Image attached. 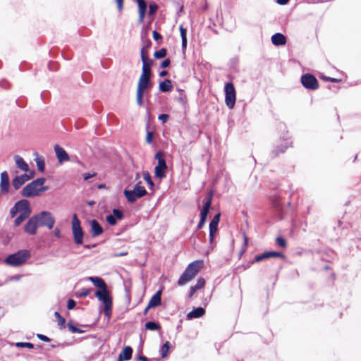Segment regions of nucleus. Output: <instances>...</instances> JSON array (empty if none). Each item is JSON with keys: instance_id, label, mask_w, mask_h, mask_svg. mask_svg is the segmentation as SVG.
Masks as SVG:
<instances>
[{"instance_id": "6", "label": "nucleus", "mask_w": 361, "mask_h": 361, "mask_svg": "<svg viewBox=\"0 0 361 361\" xmlns=\"http://www.w3.org/2000/svg\"><path fill=\"white\" fill-rule=\"evenodd\" d=\"M152 87L151 79L140 78L137 83L136 100L137 104L141 106L143 104V96L145 90L150 89Z\"/></svg>"}, {"instance_id": "37", "label": "nucleus", "mask_w": 361, "mask_h": 361, "mask_svg": "<svg viewBox=\"0 0 361 361\" xmlns=\"http://www.w3.org/2000/svg\"><path fill=\"white\" fill-rule=\"evenodd\" d=\"M267 258H271V257H279V258H284V255L282 252H276V251H268L267 252Z\"/></svg>"}, {"instance_id": "26", "label": "nucleus", "mask_w": 361, "mask_h": 361, "mask_svg": "<svg viewBox=\"0 0 361 361\" xmlns=\"http://www.w3.org/2000/svg\"><path fill=\"white\" fill-rule=\"evenodd\" d=\"M173 86L171 84V81L169 79L164 80L163 82H160L159 85V89L162 92H169L172 90Z\"/></svg>"}, {"instance_id": "56", "label": "nucleus", "mask_w": 361, "mask_h": 361, "mask_svg": "<svg viewBox=\"0 0 361 361\" xmlns=\"http://www.w3.org/2000/svg\"><path fill=\"white\" fill-rule=\"evenodd\" d=\"M152 35H153L154 39L156 40V41H158V40L162 39V36L158 32H157L156 30L153 31Z\"/></svg>"}, {"instance_id": "3", "label": "nucleus", "mask_w": 361, "mask_h": 361, "mask_svg": "<svg viewBox=\"0 0 361 361\" xmlns=\"http://www.w3.org/2000/svg\"><path fill=\"white\" fill-rule=\"evenodd\" d=\"M31 257L30 252L27 250H20L9 255L4 260L9 266L17 267L23 265Z\"/></svg>"}, {"instance_id": "7", "label": "nucleus", "mask_w": 361, "mask_h": 361, "mask_svg": "<svg viewBox=\"0 0 361 361\" xmlns=\"http://www.w3.org/2000/svg\"><path fill=\"white\" fill-rule=\"evenodd\" d=\"M72 231L75 244L81 245L83 242L84 233L76 214H74L72 218Z\"/></svg>"}, {"instance_id": "32", "label": "nucleus", "mask_w": 361, "mask_h": 361, "mask_svg": "<svg viewBox=\"0 0 361 361\" xmlns=\"http://www.w3.org/2000/svg\"><path fill=\"white\" fill-rule=\"evenodd\" d=\"M54 316L58 321V325L60 329H64L66 325V319L58 312H55Z\"/></svg>"}, {"instance_id": "1", "label": "nucleus", "mask_w": 361, "mask_h": 361, "mask_svg": "<svg viewBox=\"0 0 361 361\" xmlns=\"http://www.w3.org/2000/svg\"><path fill=\"white\" fill-rule=\"evenodd\" d=\"M45 181V178H38L32 180L23 188L21 195L25 197H32L48 190V186H43Z\"/></svg>"}, {"instance_id": "53", "label": "nucleus", "mask_w": 361, "mask_h": 361, "mask_svg": "<svg viewBox=\"0 0 361 361\" xmlns=\"http://www.w3.org/2000/svg\"><path fill=\"white\" fill-rule=\"evenodd\" d=\"M152 137H153V133L151 131H147V137H146V142L149 144L152 142Z\"/></svg>"}, {"instance_id": "61", "label": "nucleus", "mask_w": 361, "mask_h": 361, "mask_svg": "<svg viewBox=\"0 0 361 361\" xmlns=\"http://www.w3.org/2000/svg\"><path fill=\"white\" fill-rule=\"evenodd\" d=\"M54 235L56 238H61V231H60V229L58 228H56L54 229Z\"/></svg>"}, {"instance_id": "28", "label": "nucleus", "mask_w": 361, "mask_h": 361, "mask_svg": "<svg viewBox=\"0 0 361 361\" xmlns=\"http://www.w3.org/2000/svg\"><path fill=\"white\" fill-rule=\"evenodd\" d=\"M288 148V143L286 142L284 144H281L280 146H277L276 149H274L271 153V158L276 157L280 153L285 152L286 149Z\"/></svg>"}, {"instance_id": "57", "label": "nucleus", "mask_w": 361, "mask_h": 361, "mask_svg": "<svg viewBox=\"0 0 361 361\" xmlns=\"http://www.w3.org/2000/svg\"><path fill=\"white\" fill-rule=\"evenodd\" d=\"M220 216H221L220 213L216 214L213 217V219H212V221L210 222L219 224V220H220Z\"/></svg>"}, {"instance_id": "44", "label": "nucleus", "mask_w": 361, "mask_h": 361, "mask_svg": "<svg viewBox=\"0 0 361 361\" xmlns=\"http://www.w3.org/2000/svg\"><path fill=\"white\" fill-rule=\"evenodd\" d=\"M114 216H115L116 219H118L119 220L122 219L123 218V212L117 209H113V214Z\"/></svg>"}, {"instance_id": "59", "label": "nucleus", "mask_w": 361, "mask_h": 361, "mask_svg": "<svg viewBox=\"0 0 361 361\" xmlns=\"http://www.w3.org/2000/svg\"><path fill=\"white\" fill-rule=\"evenodd\" d=\"M116 2L117 4L118 9L119 10V11H121L123 10V0H116Z\"/></svg>"}, {"instance_id": "10", "label": "nucleus", "mask_w": 361, "mask_h": 361, "mask_svg": "<svg viewBox=\"0 0 361 361\" xmlns=\"http://www.w3.org/2000/svg\"><path fill=\"white\" fill-rule=\"evenodd\" d=\"M37 222L39 226H47L49 229H51L55 224V219L49 212L43 211L38 214Z\"/></svg>"}, {"instance_id": "29", "label": "nucleus", "mask_w": 361, "mask_h": 361, "mask_svg": "<svg viewBox=\"0 0 361 361\" xmlns=\"http://www.w3.org/2000/svg\"><path fill=\"white\" fill-rule=\"evenodd\" d=\"M145 329L149 331L160 330L161 325L158 322L149 321L145 323Z\"/></svg>"}, {"instance_id": "51", "label": "nucleus", "mask_w": 361, "mask_h": 361, "mask_svg": "<svg viewBox=\"0 0 361 361\" xmlns=\"http://www.w3.org/2000/svg\"><path fill=\"white\" fill-rule=\"evenodd\" d=\"M218 228V224L214 223H209V232L216 233Z\"/></svg>"}, {"instance_id": "30", "label": "nucleus", "mask_w": 361, "mask_h": 361, "mask_svg": "<svg viewBox=\"0 0 361 361\" xmlns=\"http://www.w3.org/2000/svg\"><path fill=\"white\" fill-rule=\"evenodd\" d=\"M171 347V343L169 341H166L160 348L159 353L162 358L167 356L169 350Z\"/></svg>"}, {"instance_id": "39", "label": "nucleus", "mask_w": 361, "mask_h": 361, "mask_svg": "<svg viewBox=\"0 0 361 361\" xmlns=\"http://www.w3.org/2000/svg\"><path fill=\"white\" fill-rule=\"evenodd\" d=\"M267 252H263L261 255H257L255 257L254 259L250 262L251 264H253L255 262H259L262 260L267 259Z\"/></svg>"}, {"instance_id": "45", "label": "nucleus", "mask_w": 361, "mask_h": 361, "mask_svg": "<svg viewBox=\"0 0 361 361\" xmlns=\"http://www.w3.org/2000/svg\"><path fill=\"white\" fill-rule=\"evenodd\" d=\"M106 219L111 226H114L117 223L116 219L112 214L106 216Z\"/></svg>"}, {"instance_id": "22", "label": "nucleus", "mask_w": 361, "mask_h": 361, "mask_svg": "<svg viewBox=\"0 0 361 361\" xmlns=\"http://www.w3.org/2000/svg\"><path fill=\"white\" fill-rule=\"evenodd\" d=\"M271 42L275 46L284 45L286 43V38L281 33H276L271 37Z\"/></svg>"}, {"instance_id": "12", "label": "nucleus", "mask_w": 361, "mask_h": 361, "mask_svg": "<svg viewBox=\"0 0 361 361\" xmlns=\"http://www.w3.org/2000/svg\"><path fill=\"white\" fill-rule=\"evenodd\" d=\"M88 279L92 282L94 286L98 288V290H97L94 293L99 294V293H109V290L107 289L106 284L105 283L104 281L98 276H90L88 278Z\"/></svg>"}, {"instance_id": "19", "label": "nucleus", "mask_w": 361, "mask_h": 361, "mask_svg": "<svg viewBox=\"0 0 361 361\" xmlns=\"http://www.w3.org/2000/svg\"><path fill=\"white\" fill-rule=\"evenodd\" d=\"M137 6H138V13H139V18H138V23H142L144 21L146 11H147V3L145 0H135Z\"/></svg>"}, {"instance_id": "64", "label": "nucleus", "mask_w": 361, "mask_h": 361, "mask_svg": "<svg viewBox=\"0 0 361 361\" xmlns=\"http://www.w3.org/2000/svg\"><path fill=\"white\" fill-rule=\"evenodd\" d=\"M152 44V42L149 39H147L145 42V45L144 47H147L148 49Z\"/></svg>"}, {"instance_id": "13", "label": "nucleus", "mask_w": 361, "mask_h": 361, "mask_svg": "<svg viewBox=\"0 0 361 361\" xmlns=\"http://www.w3.org/2000/svg\"><path fill=\"white\" fill-rule=\"evenodd\" d=\"M38 226L37 216L34 215L25 225L24 231L30 235H34L36 233Z\"/></svg>"}, {"instance_id": "27", "label": "nucleus", "mask_w": 361, "mask_h": 361, "mask_svg": "<svg viewBox=\"0 0 361 361\" xmlns=\"http://www.w3.org/2000/svg\"><path fill=\"white\" fill-rule=\"evenodd\" d=\"M205 285V280L204 278H200L196 284L191 286L190 291L189 293H195L197 291L202 290Z\"/></svg>"}, {"instance_id": "15", "label": "nucleus", "mask_w": 361, "mask_h": 361, "mask_svg": "<svg viewBox=\"0 0 361 361\" xmlns=\"http://www.w3.org/2000/svg\"><path fill=\"white\" fill-rule=\"evenodd\" d=\"M213 197L212 192H210L208 195L203 200V207L200 212V216H207L211 207L212 201Z\"/></svg>"}, {"instance_id": "21", "label": "nucleus", "mask_w": 361, "mask_h": 361, "mask_svg": "<svg viewBox=\"0 0 361 361\" xmlns=\"http://www.w3.org/2000/svg\"><path fill=\"white\" fill-rule=\"evenodd\" d=\"M90 225V233L93 237L98 236L103 233L102 227L96 219L92 220Z\"/></svg>"}, {"instance_id": "16", "label": "nucleus", "mask_w": 361, "mask_h": 361, "mask_svg": "<svg viewBox=\"0 0 361 361\" xmlns=\"http://www.w3.org/2000/svg\"><path fill=\"white\" fill-rule=\"evenodd\" d=\"M54 151L59 163L69 161L70 157L63 148L61 147L58 145H56L54 146Z\"/></svg>"}, {"instance_id": "33", "label": "nucleus", "mask_w": 361, "mask_h": 361, "mask_svg": "<svg viewBox=\"0 0 361 361\" xmlns=\"http://www.w3.org/2000/svg\"><path fill=\"white\" fill-rule=\"evenodd\" d=\"M167 54V51L165 48H161V49L156 51L154 53V57L155 59H159L164 58Z\"/></svg>"}, {"instance_id": "47", "label": "nucleus", "mask_w": 361, "mask_h": 361, "mask_svg": "<svg viewBox=\"0 0 361 361\" xmlns=\"http://www.w3.org/2000/svg\"><path fill=\"white\" fill-rule=\"evenodd\" d=\"M18 212V206H16V203L15 205L10 209V216L11 218H13L16 216Z\"/></svg>"}, {"instance_id": "5", "label": "nucleus", "mask_w": 361, "mask_h": 361, "mask_svg": "<svg viewBox=\"0 0 361 361\" xmlns=\"http://www.w3.org/2000/svg\"><path fill=\"white\" fill-rule=\"evenodd\" d=\"M101 302L99 311L103 312L107 320H110L112 312V298L111 295H94Z\"/></svg>"}, {"instance_id": "14", "label": "nucleus", "mask_w": 361, "mask_h": 361, "mask_svg": "<svg viewBox=\"0 0 361 361\" xmlns=\"http://www.w3.org/2000/svg\"><path fill=\"white\" fill-rule=\"evenodd\" d=\"M31 179V176L25 173L15 177L12 180V185L16 190H18L26 181Z\"/></svg>"}, {"instance_id": "25", "label": "nucleus", "mask_w": 361, "mask_h": 361, "mask_svg": "<svg viewBox=\"0 0 361 361\" xmlns=\"http://www.w3.org/2000/svg\"><path fill=\"white\" fill-rule=\"evenodd\" d=\"M161 295H153L151 300L149 302L147 308L155 307L159 306L161 304Z\"/></svg>"}, {"instance_id": "8", "label": "nucleus", "mask_w": 361, "mask_h": 361, "mask_svg": "<svg viewBox=\"0 0 361 361\" xmlns=\"http://www.w3.org/2000/svg\"><path fill=\"white\" fill-rule=\"evenodd\" d=\"M163 157L164 154L160 151L157 152L154 156L155 159L158 161L154 169L155 176L161 179L166 177L165 171L168 169V166Z\"/></svg>"}, {"instance_id": "9", "label": "nucleus", "mask_w": 361, "mask_h": 361, "mask_svg": "<svg viewBox=\"0 0 361 361\" xmlns=\"http://www.w3.org/2000/svg\"><path fill=\"white\" fill-rule=\"evenodd\" d=\"M225 102L229 109L234 107L236 99L235 90L232 82H227L224 87Z\"/></svg>"}, {"instance_id": "38", "label": "nucleus", "mask_w": 361, "mask_h": 361, "mask_svg": "<svg viewBox=\"0 0 361 361\" xmlns=\"http://www.w3.org/2000/svg\"><path fill=\"white\" fill-rule=\"evenodd\" d=\"M152 71L147 68H142V74L140 78L151 79Z\"/></svg>"}, {"instance_id": "58", "label": "nucleus", "mask_w": 361, "mask_h": 361, "mask_svg": "<svg viewBox=\"0 0 361 361\" xmlns=\"http://www.w3.org/2000/svg\"><path fill=\"white\" fill-rule=\"evenodd\" d=\"M95 176H96V173H86L83 174V178L85 180H87L90 179V178H92Z\"/></svg>"}, {"instance_id": "48", "label": "nucleus", "mask_w": 361, "mask_h": 361, "mask_svg": "<svg viewBox=\"0 0 361 361\" xmlns=\"http://www.w3.org/2000/svg\"><path fill=\"white\" fill-rule=\"evenodd\" d=\"M212 298V295H209L207 297L201 298L202 302V305H204L203 307H206L207 304L209 302Z\"/></svg>"}, {"instance_id": "11", "label": "nucleus", "mask_w": 361, "mask_h": 361, "mask_svg": "<svg viewBox=\"0 0 361 361\" xmlns=\"http://www.w3.org/2000/svg\"><path fill=\"white\" fill-rule=\"evenodd\" d=\"M302 85L308 90H315L319 88L317 78L310 73H306L301 77Z\"/></svg>"}, {"instance_id": "36", "label": "nucleus", "mask_w": 361, "mask_h": 361, "mask_svg": "<svg viewBox=\"0 0 361 361\" xmlns=\"http://www.w3.org/2000/svg\"><path fill=\"white\" fill-rule=\"evenodd\" d=\"M142 62V68H147L151 69V67L154 64L153 60L149 59V57L144 58L143 59H141Z\"/></svg>"}, {"instance_id": "54", "label": "nucleus", "mask_w": 361, "mask_h": 361, "mask_svg": "<svg viewBox=\"0 0 361 361\" xmlns=\"http://www.w3.org/2000/svg\"><path fill=\"white\" fill-rule=\"evenodd\" d=\"M170 63H171L170 59H166L164 60L161 63L160 67H161V68H167V67L169 66Z\"/></svg>"}, {"instance_id": "50", "label": "nucleus", "mask_w": 361, "mask_h": 361, "mask_svg": "<svg viewBox=\"0 0 361 361\" xmlns=\"http://www.w3.org/2000/svg\"><path fill=\"white\" fill-rule=\"evenodd\" d=\"M140 56H141V59L148 57L147 47H142V48L140 50Z\"/></svg>"}, {"instance_id": "24", "label": "nucleus", "mask_w": 361, "mask_h": 361, "mask_svg": "<svg viewBox=\"0 0 361 361\" xmlns=\"http://www.w3.org/2000/svg\"><path fill=\"white\" fill-rule=\"evenodd\" d=\"M133 352V348L128 345L122 350L118 356H121L124 360H129L132 357Z\"/></svg>"}, {"instance_id": "34", "label": "nucleus", "mask_w": 361, "mask_h": 361, "mask_svg": "<svg viewBox=\"0 0 361 361\" xmlns=\"http://www.w3.org/2000/svg\"><path fill=\"white\" fill-rule=\"evenodd\" d=\"M67 326H68V329L70 330V331L72 333L82 334L84 332L83 330L75 326L71 322H68L67 323Z\"/></svg>"}, {"instance_id": "17", "label": "nucleus", "mask_w": 361, "mask_h": 361, "mask_svg": "<svg viewBox=\"0 0 361 361\" xmlns=\"http://www.w3.org/2000/svg\"><path fill=\"white\" fill-rule=\"evenodd\" d=\"M16 206H18V212L20 213L25 214L27 215L31 214V209L30 207V202L27 200L23 199L19 200L16 202Z\"/></svg>"}, {"instance_id": "20", "label": "nucleus", "mask_w": 361, "mask_h": 361, "mask_svg": "<svg viewBox=\"0 0 361 361\" xmlns=\"http://www.w3.org/2000/svg\"><path fill=\"white\" fill-rule=\"evenodd\" d=\"M205 314V310L203 307H195L186 315L188 319L200 318Z\"/></svg>"}, {"instance_id": "46", "label": "nucleus", "mask_w": 361, "mask_h": 361, "mask_svg": "<svg viewBox=\"0 0 361 361\" xmlns=\"http://www.w3.org/2000/svg\"><path fill=\"white\" fill-rule=\"evenodd\" d=\"M76 306V302L73 299H69L67 301V308L68 310H73Z\"/></svg>"}, {"instance_id": "35", "label": "nucleus", "mask_w": 361, "mask_h": 361, "mask_svg": "<svg viewBox=\"0 0 361 361\" xmlns=\"http://www.w3.org/2000/svg\"><path fill=\"white\" fill-rule=\"evenodd\" d=\"M30 215L20 213V215L15 219L14 225L18 226L24 220L29 217Z\"/></svg>"}, {"instance_id": "40", "label": "nucleus", "mask_w": 361, "mask_h": 361, "mask_svg": "<svg viewBox=\"0 0 361 361\" xmlns=\"http://www.w3.org/2000/svg\"><path fill=\"white\" fill-rule=\"evenodd\" d=\"M16 346L18 348H27L30 349L34 348V345L29 342H17Z\"/></svg>"}, {"instance_id": "52", "label": "nucleus", "mask_w": 361, "mask_h": 361, "mask_svg": "<svg viewBox=\"0 0 361 361\" xmlns=\"http://www.w3.org/2000/svg\"><path fill=\"white\" fill-rule=\"evenodd\" d=\"M180 36H181V39H187V30L185 29L183 25H180Z\"/></svg>"}, {"instance_id": "43", "label": "nucleus", "mask_w": 361, "mask_h": 361, "mask_svg": "<svg viewBox=\"0 0 361 361\" xmlns=\"http://www.w3.org/2000/svg\"><path fill=\"white\" fill-rule=\"evenodd\" d=\"M276 243L279 247H286V241L282 237H278L276 238Z\"/></svg>"}, {"instance_id": "18", "label": "nucleus", "mask_w": 361, "mask_h": 361, "mask_svg": "<svg viewBox=\"0 0 361 361\" xmlns=\"http://www.w3.org/2000/svg\"><path fill=\"white\" fill-rule=\"evenodd\" d=\"M1 192L2 194H6L8 192L10 183L8 174L6 171H4L1 173Z\"/></svg>"}, {"instance_id": "60", "label": "nucleus", "mask_w": 361, "mask_h": 361, "mask_svg": "<svg viewBox=\"0 0 361 361\" xmlns=\"http://www.w3.org/2000/svg\"><path fill=\"white\" fill-rule=\"evenodd\" d=\"M215 234H216V233L209 232V243L211 245H212L214 243V239Z\"/></svg>"}, {"instance_id": "4", "label": "nucleus", "mask_w": 361, "mask_h": 361, "mask_svg": "<svg viewBox=\"0 0 361 361\" xmlns=\"http://www.w3.org/2000/svg\"><path fill=\"white\" fill-rule=\"evenodd\" d=\"M147 193L145 188L141 185V181L137 182L134 186L133 190H124L123 194L128 201L130 203H133L137 198H141L146 195Z\"/></svg>"}, {"instance_id": "2", "label": "nucleus", "mask_w": 361, "mask_h": 361, "mask_svg": "<svg viewBox=\"0 0 361 361\" xmlns=\"http://www.w3.org/2000/svg\"><path fill=\"white\" fill-rule=\"evenodd\" d=\"M203 264V260H195L189 264L183 273L180 275L178 281V284L183 286L191 281L201 270Z\"/></svg>"}, {"instance_id": "31", "label": "nucleus", "mask_w": 361, "mask_h": 361, "mask_svg": "<svg viewBox=\"0 0 361 361\" xmlns=\"http://www.w3.org/2000/svg\"><path fill=\"white\" fill-rule=\"evenodd\" d=\"M35 161L37 164V169L40 172L43 173L45 170L44 159L42 157H37Z\"/></svg>"}, {"instance_id": "55", "label": "nucleus", "mask_w": 361, "mask_h": 361, "mask_svg": "<svg viewBox=\"0 0 361 361\" xmlns=\"http://www.w3.org/2000/svg\"><path fill=\"white\" fill-rule=\"evenodd\" d=\"M158 118L163 123H165L169 118V115L166 114H162L159 116Z\"/></svg>"}, {"instance_id": "42", "label": "nucleus", "mask_w": 361, "mask_h": 361, "mask_svg": "<svg viewBox=\"0 0 361 361\" xmlns=\"http://www.w3.org/2000/svg\"><path fill=\"white\" fill-rule=\"evenodd\" d=\"M158 10V6L155 3H150L149 5V15L153 16Z\"/></svg>"}, {"instance_id": "49", "label": "nucleus", "mask_w": 361, "mask_h": 361, "mask_svg": "<svg viewBox=\"0 0 361 361\" xmlns=\"http://www.w3.org/2000/svg\"><path fill=\"white\" fill-rule=\"evenodd\" d=\"M37 337L39 340H41L42 341H44V342H49V341H51V339L48 336H45L44 334H37Z\"/></svg>"}, {"instance_id": "62", "label": "nucleus", "mask_w": 361, "mask_h": 361, "mask_svg": "<svg viewBox=\"0 0 361 361\" xmlns=\"http://www.w3.org/2000/svg\"><path fill=\"white\" fill-rule=\"evenodd\" d=\"M137 358L141 361H149V359L146 356L142 355H137Z\"/></svg>"}, {"instance_id": "41", "label": "nucleus", "mask_w": 361, "mask_h": 361, "mask_svg": "<svg viewBox=\"0 0 361 361\" xmlns=\"http://www.w3.org/2000/svg\"><path fill=\"white\" fill-rule=\"evenodd\" d=\"M144 180L150 185L151 188L154 187V183L151 178L150 174L147 171L143 173Z\"/></svg>"}, {"instance_id": "63", "label": "nucleus", "mask_w": 361, "mask_h": 361, "mask_svg": "<svg viewBox=\"0 0 361 361\" xmlns=\"http://www.w3.org/2000/svg\"><path fill=\"white\" fill-rule=\"evenodd\" d=\"M288 1L289 0H276V2L280 5H286Z\"/></svg>"}, {"instance_id": "23", "label": "nucleus", "mask_w": 361, "mask_h": 361, "mask_svg": "<svg viewBox=\"0 0 361 361\" xmlns=\"http://www.w3.org/2000/svg\"><path fill=\"white\" fill-rule=\"evenodd\" d=\"M14 159L16 161V164L18 169L24 172H27L29 171L28 164L24 161V159L19 155H16L14 157Z\"/></svg>"}]
</instances>
